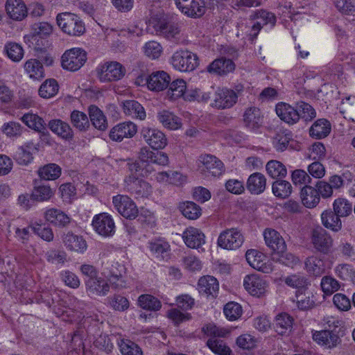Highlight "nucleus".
Here are the masks:
<instances>
[{"instance_id":"nucleus-1","label":"nucleus","mask_w":355,"mask_h":355,"mask_svg":"<svg viewBox=\"0 0 355 355\" xmlns=\"http://www.w3.org/2000/svg\"><path fill=\"white\" fill-rule=\"evenodd\" d=\"M168 164V157L166 153L161 151L154 152L147 147H143L139 153V161L130 164L129 169L132 173L141 169V175L144 176L155 170L153 164L166 166Z\"/></svg>"},{"instance_id":"nucleus-2","label":"nucleus","mask_w":355,"mask_h":355,"mask_svg":"<svg viewBox=\"0 0 355 355\" xmlns=\"http://www.w3.org/2000/svg\"><path fill=\"white\" fill-rule=\"evenodd\" d=\"M56 21L58 26L65 33L78 36L85 32V26L80 17L71 12H62L57 15Z\"/></svg>"},{"instance_id":"nucleus-3","label":"nucleus","mask_w":355,"mask_h":355,"mask_svg":"<svg viewBox=\"0 0 355 355\" xmlns=\"http://www.w3.org/2000/svg\"><path fill=\"white\" fill-rule=\"evenodd\" d=\"M171 62L176 70L181 72L193 71L199 64L196 54L188 50L175 51L171 57Z\"/></svg>"},{"instance_id":"nucleus-4","label":"nucleus","mask_w":355,"mask_h":355,"mask_svg":"<svg viewBox=\"0 0 355 355\" xmlns=\"http://www.w3.org/2000/svg\"><path fill=\"white\" fill-rule=\"evenodd\" d=\"M96 75L102 83L117 81L125 74V68L116 61L106 62L99 65L96 69Z\"/></svg>"},{"instance_id":"nucleus-5","label":"nucleus","mask_w":355,"mask_h":355,"mask_svg":"<svg viewBox=\"0 0 355 355\" xmlns=\"http://www.w3.org/2000/svg\"><path fill=\"white\" fill-rule=\"evenodd\" d=\"M87 60V54L80 48L66 51L61 57V65L64 69L70 71L79 70Z\"/></svg>"},{"instance_id":"nucleus-6","label":"nucleus","mask_w":355,"mask_h":355,"mask_svg":"<svg viewBox=\"0 0 355 355\" xmlns=\"http://www.w3.org/2000/svg\"><path fill=\"white\" fill-rule=\"evenodd\" d=\"M198 162L199 170L206 176L218 177L225 171L223 163L214 155H201L198 158Z\"/></svg>"},{"instance_id":"nucleus-7","label":"nucleus","mask_w":355,"mask_h":355,"mask_svg":"<svg viewBox=\"0 0 355 355\" xmlns=\"http://www.w3.org/2000/svg\"><path fill=\"white\" fill-rule=\"evenodd\" d=\"M311 241L317 251L324 254L330 252L334 244L331 235L321 227H317L311 231Z\"/></svg>"},{"instance_id":"nucleus-8","label":"nucleus","mask_w":355,"mask_h":355,"mask_svg":"<svg viewBox=\"0 0 355 355\" xmlns=\"http://www.w3.org/2000/svg\"><path fill=\"white\" fill-rule=\"evenodd\" d=\"M125 188L136 198H148L153 192L151 185L137 178L133 173L124 180Z\"/></svg>"},{"instance_id":"nucleus-9","label":"nucleus","mask_w":355,"mask_h":355,"mask_svg":"<svg viewBox=\"0 0 355 355\" xmlns=\"http://www.w3.org/2000/svg\"><path fill=\"white\" fill-rule=\"evenodd\" d=\"M244 241V237L237 228H230L223 231L218 238V245L226 250L239 248Z\"/></svg>"},{"instance_id":"nucleus-10","label":"nucleus","mask_w":355,"mask_h":355,"mask_svg":"<svg viewBox=\"0 0 355 355\" xmlns=\"http://www.w3.org/2000/svg\"><path fill=\"white\" fill-rule=\"evenodd\" d=\"M114 208L124 218L132 220L138 215V209L134 201L128 196L117 195L113 197Z\"/></svg>"},{"instance_id":"nucleus-11","label":"nucleus","mask_w":355,"mask_h":355,"mask_svg":"<svg viewBox=\"0 0 355 355\" xmlns=\"http://www.w3.org/2000/svg\"><path fill=\"white\" fill-rule=\"evenodd\" d=\"M245 258L249 265L257 270L266 274L273 270L272 262L256 250H248L245 253Z\"/></svg>"},{"instance_id":"nucleus-12","label":"nucleus","mask_w":355,"mask_h":355,"mask_svg":"<svg viewBox=\"0 0 355 355\" xmlns=\"http://www.w3.org/2000/svg\"><path fill=\"white\" fill-rule=\"evenodd\" d=\"M92 226L95 232L104 237L112 236L115 233L113 218L107 213H101L94 216Z\"/></svg>"},{"instance_id":"nucleus-13","label":"nucleus","mask_w":355,"mask_h":355,"mask_svg":"<svg viewBox=\"0 0 355 355\" xmlns=\"http://www.w3.org/2000/svg\"><path fill=\"white\" fill-rule=\"evenodd\" d=\"M237 98L238 96L234 91L228 89H218L215 92L211 106L217 109H228L236 103Z\"/></svg>"},{"instance_id":"nucleus-14","label":"nucleus","mask_w":355,"mask_h":355,"mask_svg":"<svg viewBox=\"0 0 355 355\" xmlns=\"http://www.w3.org/2000/svg\"><path fill=\"white\" fill-rule=\"evenodd\" d=\"M137 132V127L134 123L125 121L114 126L109 135L112 141L120 142L125 138H132Z\"/></svg>"},{"instance_id":"nucleus-15","label":"nucleus","mask_w":355,"mask_h":355,"mask_svg":"<svg viewBox=\"0 0 355 355\" xmlns=\"http://www.w3.org/2000/svg\"><path fill=\"white\" fill-rule=\"evenodd\" d=\"M86 291L91 297L105 296L110 291V284L103 277H96L94 278L85 280Z\"/></svg>"},{"instance_id":"nucleus-16","label":"nucleus","mask_w":355,"mask_h":355,"mask_svg":"<svg viewBox=\"0 0 355 355\" xmlns=\"http://www.w3.org/2000/svg\"><path fill=\"white\" fill-rule=\"evenodd\" d=\"M141 136L145 141L153 149L164 148L167 144L164 134L155 128H143Z\"/></svg>"},{"instance_id":"nucleus-17","label":"nucleus","mask_w":355,"mask_h":355,"mask_svg":"<svg viewBox=\"0 0 355 355\" xmlns=\"http://www.w3.org/2000/svg\"><path fill=\"white\" fill-rule=\"evenodd\" d=\"M207 333L214 335L207 342V345L214 353L218 355H230L232 352L230 348L218 338L221 334L216 327H207Z\"/></svg>"},{"instance_id":"nucleus-18","label":"nucleus","mask_w":355,"mask_h":355,"mask_svg":"<svg viewBox=\"0 0 355 355\" xmlns=\"http://www.w3.org/2000/svg\"><path fill=\"white\" fill-rule=\"evenodd\" d=\"M313 339L318 345L329 349L336 348L341 343V338L338 334L329 330L315 331L313 334Z\"/></svg>"},{"instance_id":"nucleus-19","label":"nucleus","mask_w":355,"mask_h":355,"mask_svg":"<svg viewBox=\"0 0 355 355\" xmlns=\"http://www.w3.org/2000/svg\"><path fill=\"white\" fill-rule=\"evenodd\" d=\"M243 286L251 295L259 297L265 293L267 283L257 275H250L245 277Z\"/></svg>"},{"instance_id":"nucleus-20","label":"nucleus","mask_w":355,"mask_h":355,"mask_svg":"<svg viewBox=\"0 0 355 355\" xmlns=\"http://www.w3.org/2000/svg\"><path fill=\"white\" fill-rule=\"evenodd\" d=\"M266 244L273 252L277 254L284 252L286 249V243L278 232L273 229H266L263 232Z\"/></svg>"},{"instance_id":"nucleus-21","label":"nucleus","mask_w":355,"mask_h":355,"mask_svg":"<svg viewBox=\"0 0 355 355\" xmlns=\"http://www.w3.org/2000/svg\"><path fill=\"white\" fill-rule=\"evenodd\" d=\"M171 82L170 76L164 71L152 73L148 77V89L159 92L166 89Z\"/></svg>"},{"instance_id":"nucleus-22","label":"nucleus","mask_w":355,"mask_h":355,"mask_svg":"<svg viewBox=\"0 0 355 355\" xmlns=\"http://www.w3.org/2000/svg\"><path fill=\"white\" fill-rule=\"evenodd\" d=\"M62 242L67 250L78 253H84L87 248L86 241L83 237L74 234L71 232L63 234Z\"/></svg>"},{"instance_id":"nucleus-23","label":"nucleus","mask_w":355,"mask_h":355,"mask_svg":"<svg viewBox=\"0 0 355 355\" xmlns=\"http://www.w3.org/2000/svg\"><path fill=\"white\" fill-rule=\"evenodd\" d=\"M183 240L187 247L198 248L205 242V234L198 229L190 227L187 228L182 234Z\"/></svg>"},{"instance_id":"nucleus-24","label":"nucleus","mask_w":355,"mask_h":355,"mask_svg":"<svg viewBox=\"0 0 355 355\" xmlns=\"http://www.w3.org/2000/svg\"><path fill=\"white\" fill-rule=\"evenodd\" d=\"M49 128L62 139L70 141L73 138V131L69 124L61 119H52L49 121Z\"/></svg>"},{"instance_id":"nucleus-25","label":"nucleus","mask_w":355,"mask_h":355,"mask_svg":"<svg viewBox=\"0 0 355 355\" xmlns=\"http://www.w3.org/2000/svg\"><path fill=\"white\" fill-rule=\"evenodd\" d=\"M277 116L284 122L293 125L299 121L298 110L286 103H279L275 108Z\"/></svg>"},{"instance_id":"nucleus-26","label":"nucleus","mask_w":355,"mask_h":355,"mask_svg":"<svg viewBox=\"0 0 355 355\" xmlns=\"http://www.w3.org/2000/svg\"><path fill=\"white\" fill-rule=\"evenodd\" d=\"M6 8L8 15L14 20L21 21L27 15V8L22 0H8Z\"/></svg>"},{"instance_id":"nucleus-27","label":"nucleus","mask_w":355,"mask_h":355,"mask_svg":"<svg viewBox=\"0 0 355 355\" xmlns=\"http://www.w3.org/2000/svg\"><path fill=\"white\" fill-rule=\"evenodd\" d=\"M234 69L235 64L232 60L220 58L209 64L207 71L218 75H225L232 72Z\"/></svg>"},{"instance_id":"nucleus-28","label":"nucleus","mask_w":355,"mask_h":355,"mask_svg":"<svg viewBox=\"0 0 355 355\" xmlns=\"http://www.w3.org/2000/svg\"><path fill=\"white\" fill-rule=\"evenodd\" d=\"M218 280L213 276L206 275L201 277L198 282V290L200 293L206 295H216L218 291Z\"/></svg>"},{"instance_id":"nucleus-29","label":"nucleus","mask_w":355,"mask_h":355,"mask_svg":"<svg viewBox=\"0 0 355 355\" xmlns=\"http://www.w3.org/2000/svg\"><path fill=\"white\" fill-rule=\"evenodd\" d=\"M157 34L164 36L166 38H173L180 33L179 27L173 23L166 22L164 20L150 21Z\"/></svg>"},{"instance_id":"nucleus-30","label":"nucleus","mask_w":355,"mask_h":355,"mask_svg":"<svg viewBox=\"0 0 355 355\" xmlns=\"http://www.w3.org/2000/svg\"><path fill=\"white\" fill-rule=\"evenodd\" d=\"M293 318L286 313H281L275 317L274 328L279 335H288L293 329Z\"/></svg>"},{"instance_id":"nucleus-31","label":"nucleus","mask_w":355,"mask_h":355,"mask_svg":"<svg viewBox=\"0 0 355 355\" xmlns=\"http://www.w3.org/2000/svg\"><path fill=\"white\" fill-rule=\"evenodd\" d=\"M331 129V123L328 120L320 119L315 121L309 128V135L315 139H321L329 135Z\"/></svg>"},{"instance_id":"nucleus-32","label":"nucleus","mask_w":355,"mask_h":355,"mask_svg":"<svg viewBox=\"0 0 355 355\" xmlns=\"http://www.w3.org/2000/svg\"><path fill=\"white\" fill-rule=\"evenodd\" d=\"M157 118L164 128L169 130H178L182 125L180 119L169 110H162L159 111Z\"/></svg>"},{"instance_id":"nucleus-33","label":"nucleus","mask_w":355,"mask_h":355,"mask_svg":"<svg viewBox=\"0 0 355 355\" xmlns=\"http://www.w3.org/2000/svg\"><path fill=\"white\" fill-rule=\"evenodd\" d=\"M266 187V178L260 173L251 174L247 181V189L252 194H260L263 193Z\"/></svg>"},{"instance_id":"nucleus-34","label":"nucleus","mask_w":355,"mask_h":355,"mask_svg":"<svg viewBox=\"0 0 355 355\" xmlns=\"http://www.w3.org/2000/svg\"><path fill=\"white\" fill-rule=\"evenodd\" d=\"M305 269L314 276H321L325 272L324 260L318 256L312 255L307 257L304 261Z\"/></svg>"},{"instance_id":"nucleus-35","label":"nucleus","mask_w":355,"mask_h":355,"mask_svg":"<svg viewBox=\"0 0 355 355\" xmlns=\"http://www.w3.org/2000/svg\"><path fill=\"white\" fill-rule=\"evenodd\" d=\"M340 218L331 209L325 210L321 214L322 223L324 227L335 232H338L342 229V222Z\"/></svg>"},{"instance_id":"nucleus-36","label":"nucleus","mask_w":355,"mask_h":355,"mask_svg":"<svg viewBox=\"0 0 355 355\" xmlns=\"http://www.w3.org/2000/svg\"><path fill=\"white\" fill-rule=\"evenodd\" d=\"M44 217L47 221L58 227H65L70 223V218L65 213L54 208L46 210Z\"/></svg>"},{"instance_id":"nucleus-37","label":"nucleus","mask_w":355,"mask_h":355,"mask_svg":"<svg viewBox=\"0 0 355 355\" xmlns=\"http://www.w3.org/2000/svg\"><path fill=\"white\" fill-rule=\"evenodd\" d=\"M243 121L248 128L252 130L257 129L263 121L260 110L255 107L248 108L244 112Z\"/></svg>"},{"instance_id":"nucleus-38","label":"nucleus","mask_w":355,"mask_h":355,"mask_svg":"<svg viewBox=\"0 0 355 355\" xmlns=\"http://www.w3.org/2000/svg\"><path fill=\"white\" fill-rule=\"evenodd\" d=\"M302 204L308 208L315 207L320 202V196L316 189L311 186H304L300 193Z\"/></svg>"},{"instance_id":"nucleus-39","label":"nucleus","mask_w":355,"mask_h":355,"mask_svg":"<svg viewBox=\"0 0 355 355\" xmlns=\"http://www.w3.org/2000/svg\"><path fill=\"white\" fill-rule=\"evenodd\" d=\"M123 112L132 118L144 120L146 118V112L144 107L137 101L128 100L123 103Z\"/></svg>"},{"instance_id":"nucleus-40","label":"nucleus","mask_w":355,"mask_h":355,"mask_svg":"<svg viewBox=\"0 0 355 355\" xmlns=\"http://www.w3.org/2000/svg\"><path fill=\"white\" fill-rule=\"evenodd\" d=\"M168 89L166 93L167 98L171 101H175L183 97L186 94L187 84L183 79H177L169 83Z\"/></svg>"},{"instance_id":"nucleus-41","label":"nucleus","mask_w":355,"mask_h":355,"mask_svg":"<svg viewBox=\"0 0 355 355\" xmlns=\"http://www.w3.org/2000/svg\"><path fill=\"white\" fill-rule=\"evenodd\" d=\"M89 119L92 125L100 130H104L107 126V122L105 116L103 112L95 105H91L89 107Z\"/></svg>"},{"instance_id":"nucleus-42","label":"nucleus","mask_w":355,"mask_h":355,"mask_svg":"<svg viewBox=\"0 0 355 355\" xmlns=\"http://www.w3.org/2000/svg\"><path fill=\"white\" fill-rule=\"evenodd\" d=\"M138 305L143 309L157 311L162 307L161 302L153 295L143 294L138 297Z\"/></svg>"},{"instance_id":"nucleus-43","label":"nucleus","mask_w":355,"mask_h":355,"mask_svg":"<svg viewBox=\"0 0 355 355\" xmlns=\"http://www.w3.org/2000/svg\"><path fill=\"white\" fill-rule=\"evenodd\" d=\"M21 120L28 128L37 132H42L46 130L44 121L42 118L35 114L26 113L23 115Z\"/></svg>"},{"instance_id":"nucleus-44","label":"nucleus","mask_w":355,"mask_h":355,"mask_svg":"<svg viewBox=\"0 0 355 355\" xmlns=\"http://www.w3.org/2000/svg\"><path fill=\"white\" fill-rule=\"evenodd\" d=\"M292 135L288 130H282L277 132L272 139V144L277 151H284L291 140Z\"/></svg>"},{"instance_id":"nucleus-45","label":"nucleus","mask_w":355,"mask_h":355,"mask_svg":"<svg viewBox=\"0 0 355 355\" xmlns=\"http://www.w3.org/2000/svg\"><path fill=\"white\" fill-rule=\"evenodd\" d=\"M179 209L184 217L189 220H196L202 214L200 207L191 201L183 202L180 205Z\"/></svg>"},{"instance_id":"nucleus-46","label":"nucleus","mask_w":355,"mask_h":355,"mask_svg":"<svg viewBox=\"0 0 355 355\" xmlns=\"http://www.w3.org/2000/svg\"><path fill=\"white\" fill-rule=\"evenodd\" d=\"M38 175L45 180H56L61 175V168L55 164H48L40 168Z\"/></svg>"},{"instance_id":"nucleus-47","label":"nucleus","mask_w":355,"mask_h":355,"mask_svg":"<svg viewBox=\"0 0 355 355\" xmlns=\"http://www.w3.org/2000/svg\"><path fill=\"white\" fill-rule=\"evenodd\" d=\"M24 69L33 79H40L44 77L42 64L36 59H31L26 62Z\"/></svg>"},{"instance_id":"nucleus-48","label":"nucleus","mask_w":355,"mask_h":355,"mask_svg":"<svg viewBox=\"0 0 355 355\" xmlns=\"http://www.w3.org/2000/svg\"><path fill=\"white\" fill-rule=\"evenodd\" d=\"M205 12V4L203 0H191L190 7H185L182 11L185 15L197 18L202 16Z\"/></svg>"},{"instance_id":"nucleus-49","label":"nucleus","mask_w":355,"mask_h":355,"mask_svg":"<svg viewBox=\"0 0 355 355\" xmlns=\"http://www.w3.org/2000/svg\"><path fill=\"white\" fill-rule=\"evenodd\" d=\"M73 126L80 131H85L89 127V119L86 114L78 110H73L70 115Z\"/></svg>"},{"instance_id":"nucleus-50","label":"nucleus","mask_w":355,"mask_h":355,"mask_svg":"<svg viewBox=\"0 0 355 355\" xmlns=\"http://www.w3.org/2000/svg\"><path fill=\"white\" fill-rule=\"evenodd\" d=\"M266 168L268 174L274 179L284 178L287 174V170L285 166L282 162L277 160L269 161Z\"/></svg>"},{"instance_id":"nucleus-51","label":"nucleus","mask_w":355,"mask_h":355,"mask_svg":"<svg viewBox=\"0 0 355 355\" xmlns=\"http://www.w3.org/2000/svg\"><path fill=\"white\" fill-rule=\"evenodd\" d=\"M120 352L123 355H142L140 347L129 339L122 338L118 343Z\"/></svg>"},{"instance_id":"nucleus-52","label":"nucleus","mask_w":355,"mask_h":355,"mask_svg":"<svg viewBox=\"0 0 355 355\" xmlns=\"http://www.w3.org/2000/svg\"><path fill=\"white\" fill-rule=\"evenodd\" d=\"M7 56L13 62H19L24 57L22 46L16 42H8L4 46Z\"/></svg>"},{"instance_id":"nucleus-53","label":"nucleus","mask_w":355,"mask_h":355,"mask_svg":"<svg viewBox=\"0 0 355 355\" xmlns=\"http://www.w3.org/2000/svg\"><path fill=\"white\" fill-rule=\"evenodd\" d=\"M58 84L55 79H48L40 86L39 94L44 98H49L58 93Z\"/></svg>"},{"instance_id":"nucleus-54","label":"nucleus","mask_w":355,"mask_h":355,"mask_svg":"<svg viewBox=\"0 0 355 355\" xmlns=\"http://www.w3.org/2000/svg\"><path fill=\"white\" fill-rule=\"evenodd\" d=\"M53 194L54 192L49 186L40 185L34 187L31 193V199L43 202L49 200Z\"/></svg>"},{"instance_id":"nucleus-55","label":"nucleus","mask_w":355,"mask_h":355,"mask_svg":"<svg viewBox=\"0 0 355 355\" xmlns=\"http://www.w3.org/2000/svg\"><path fill=\"white\" fill-rule=\"evenodd\" d=\"M339 110L345 119L355 121V96H350L343 100Z\"/></svg>"},{"instance_id":"nucleus-56","label":"nucleus","mask_w":355,"mask_h":355,"mask_svg":"<svg viewBox=\"0 0 355 355\" xmlns=\"http://www.w3.org/2000/svg\"><path fill=\"white\" fill-rule=\"evenodd\" d=\"M334 211L340 217H346L352 211V205L347 199L338 198L333 203Z\"/></svg>"},{"instance_id":"nucleus-57","label":"nucleus","mask_w":355,"mask_h":355,"mask_svg":"<svg viewBox=\"0 0 355 355\" xmlns=\"http://www.w3.org/2000/svg\"><path fill=\"white\" fill-rule=\"evenodd\" d=\"M272 192L278 198H286L292 192L291 184L286 180H277L272 184Z\"/></svg>"},{"instance_id":"nucleus-58","label":"nucleus","mask_w":355,"mask_h":355,"mask_svg":"<svg viewBox=\"0 0 355 355\" xmlns=\"http://www.w3.org/2000/svg\"><path fill=\"white\" fill-rule=\"evenodd\" d=\"M297 292V305L301 310H307L315 306L313 295L311 293L307 292L304 294Z\"/></svg>"},{"instance_id":"nucleus-59","label":"nucleus","mask_w":355,"mask_h":355,"mask_svg":"<svg viewBox=\"0 0 355 355\" xmlns=\"http://www.w3.org/2000/svg\"><path fill=\"white\" fill-rule=\"evenodd\" d=\"M26 148H28L27 146L18 148L13 155V159L19 165L26 166L33 159L32 153Z\"/></svg>"},{"instance_id":"nucleus-60","label":"nucleus","mask_w":355,"mask_h":355,"mask_svg":"<svg viewBox=\"0 0 355 355\" xmlns=\"http://www.w3.org/2000/svg\"><path fill=\"white\" fill-rule=\"evenodd\" d=\"M320 286L322 291L327 295H331L340 288L338 282L331 276H324L321 279Z\"/></svg>"},{"instance_id":"nucleus-61","label":"nucleus","mask_w":355,"mask_h":355,"mask_svg":"<svg viewBox=\"0 0 355 355\" xmlns=\"http://www.w3.org/2000/svg\"><path fill=\"white\" fill-rule=\"evenodd\" d=\"M224 313L230 320H236L242 315L241 306L234 302L227 303L224 307Z\"/></svg>"},{"instance_id":"nucleus-62","label":"nucleus","mask_w":355,"mask_h":355,"mask_svg":"<svg viewBox=\"0 0 355 355\" xmlns=\"http://www.w3.org/2000/svg\"><path fill=\"white\" fill-rule=\"evenodd\" d=\"M297 110H298L299 119H302L305 121H309L316 116L315 110L306 103L301 102L297 104Z\"/></svg>"},{"instance_id":"nucleus-63","label":"nucleus","mask_w":355,"mask_h":355,"mask_svg":"<svg viewBox=\"0 0 355 355\" xmlns=\"http://www.w3.org/2000/svg\"><path fill=\"white\" fill-rule=\"evenodd\" d=\"M149 248L151 252L155 254L157 257L162 256L164 253L170 250L169 244L162 239H157L149 242Z\"/></svg>"},{"instance_id":"nucleus-64","label":"nucleus","mask_w":355,"mask_h":355,"mask_svg":"<svg viewBox=\"0 0 355 355\" xmlns=\"http://www.w3.org/2000/svg\"><path fill=\"white\" fill-rule=\"evenodd\" d=\"M24 131V127L17 122L10 121L3 125V132L10 137H20Z\"/></svg>"}]
</instances>
